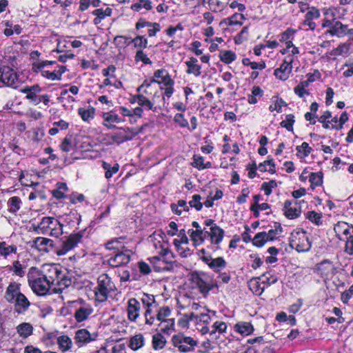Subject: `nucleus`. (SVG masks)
<instances>
[{"label": "nucleus", "instance_id": "58", "mask_svg": "<svg viewBox=\"0 0 353 353\" xmlns=\"http://www.w3.org/2000/svg\"><path fill=\"white\" fill-rule=\"evenodd\" d=\"M294 117L293 114H287L285 119L281 122V126L285 128L288 131L293 130V125L294 123Z\"/></svg>", "mask_w": 353, "mask_h": 353}, {"label": "nucleus", "instance_id": "12", "mask_svg": "<svg viewBox=\"0 0 353 353\" xmlns=\"http://www.w3.org/2000/svg\"><path fill=\"white\" fill-rule=\"evenodd\" d=\"M41 274L52 287L59 278L61 277L62 271L61 268L56 265H44L42 270H40Z\"/></svg>", "mask_w": 353, "mask_h": 353}, {"label": "nucleus", "instance_id": "45", "mask_svg": "<svg viewBox=\"0 0 353 353\" xmlns=\"http://www.w3.org/2000/svg\"><path fill=\"white\" fill-rule=\"evenodd\" d=\"M17 247L15 245H8L6 241L0 242V254L6 258L10 254H15Z\"/></svg>", "mask_w": 353, "mask_h": 353}, {"label": "nucleus", "instance_id": "14", "mask_svg": "<svg viewBox=\"0 0 353 353\" xmlns=\"http://www.w3.org/2000/svg\"><path fill=\"white\" fill-rule=\"evenodd\" d=\"M201 260L215 272H220L227 265L226 261L222 256L213 259L211 254H208L201 256Z\"/></svg>", "mask_w": 353, "mask_h": 353}, {"label": "nucleus", "instance_id": "23", "mask_svg": "<svg viewBox=\"0 0 353 353\" xmlns=\"http://www.w3.org/2000/svg\"><path fill=\"white\" fill-rule=\"evenodd\" d=\"M94 339L95 337L92 336L86 329L78 330L75 333L74 340L76 344L79 347H81L88 343H90Z\"/></svg>", "mask_w": 353, "mask_h": 353}, {"label": "nucleus", "instance_id": "22", "mask_svg": "<svg viewBox=\"0 0 353 353\" xmlns=\"http://www.w3.org/2000/svg\"><path fill=\"white\" fill-rule=\"evenodd\" d=\"M103 125L108 129L115 128L114 123H119L123 121L118 114L110 111L102 114Z\"/></svg>", "mask_w": 353, "mask_h": 353}, {"label": "nucleus", "instance_id": "36", "mask_svg": "<svg viewBox=\"0 0 353 353\" xmlns=\"http://www.w3.org/2000/svg\"><path fill=\"white\" fill-rule=\"evenodd\" d=\"M334 265L329 260H324L317 265V270L322 276H328L333 274Z\"/></svg>", "mask_w": 353, "mask_h": 353}, {"label": "nucleus", "instance_id": "2", "mask_svg": "<svg viewBox=\"0 0 353 353\" xmlns=\"http://www.w3.org/2000/svg\"><path fill=\"white\" fill-rule=\"evenodd\" d=\"M29 285L37 295H46L52 288L39 270L31 268L28 273Z\"/></svg>", "mask_w": 353, "mask_h": 353}, {"label": "nucleus", "instance_id": "57", "mask_svg": "<svg viewBox=\"0 0 353 353\" xmlns=\"http://www.w3.org/2000/svg\"><path fill=\"white\" fill-rule=\"evenodd\" d=\"M171 314V310L168 306L161 307L159 308L157 314V319L159 321H167V317L170 316Z\"/></svg>", "mask_w": 353, "mask_h": 353}, {"label": "nucleus", "instance_id": "51", "mask_svg": "<svg viewBox=\"0 0 353 353\" xmlns=\"http://www.w3.org/2000/svg\"><path fill=\"white\" fill-rule=\"evenodd\" d=\"M166 343L165 338L161 334H156L152 336V347L154 350L163 349Z\"/></svg>", "mask_w": 353, "mask_h": 353}, {"label": "nucleus", "instance_id": "46", "mask_svg": "<svg viewBox=\"0 0 353 353\" xmlns=\"http://www.w3.org/2000/svg\"><path fill=\"white\" fill-rule=\"evenodd\" d=\"M258 169L261 172H269L271 174H274L276 170L275 163L273 159L268 157V159L267 161H265L259 165Z\"/></svg>", "mask_w": 353, "mask_h": 353}, {"label": "nucleus", "instance_id": "42", "mask_svg": "<svg viewBox=\"0 0 353 353\" xmlns=\"http://www.w3.org/2000/svg\"><path fill=\"white\" fill-rule=\"evenodd\" d=\"M171 210L173 213L177 215H181L182 212H188L189 206L185 200H179L177 203H172L170 205Z\"/></svg>", "mask_w": 353, "mask_h": 353}, {"label": "nucleus", "instance_id": "52", "mask_svg": "<svg viewBox=\"0 0 353 353\" xmlns=\"http://www.w3.org/2000/svg\"><path fill=\"white\" fill-rule=\"evenodd\" d=\"M50 234L52 236L58 238L63 234V224L58 220L55 219L50 228Z\"/></svg>", "mask_w": 353, "mask_h": 353}, {"label": "nucleus", "instance_id": "10", "mask_svg": "<svg viewBox=\"0 0 353 353\" xmlns=\"http://www.w3.org/2000/svg\"><path fill=\"white\" fill-rule=\"evenodd\" d=\"M191 280L199 288V292L206 295L213 288V285L209 281V279L205 273L194 272L191 275Z\"/></svg>", "mask_w": 353, "mask_h": 353}, {"label": "nucleus", "instance_id": "28", "mask_svg": "<svg viewBox=\"0 0 353 353\" xmlns=\"http://www.w3.org/2000/svg\"><path fill=\"white\" fill-rule=\"evenodd\" d=\"M53 241L51 239L45 237H37L32 241V247L37 248L40 252H50V248H52Z\"/></svg>", "mask_w": 353, "mask_h": 353}, {"label": "nucleus", "instance_id": "43", "mask_svg": "<svg viewBox=\"0 0 353 353\" xmlns=\"http://www.w3.org/2000/svg\"><path fill=\"white\" fill-rule=\"evenodd\" d=\"M101 167L105 170V177L107 179H110L113 174H116L119 170V165L115 163L113 165L108 163V162L103 161Z\"/></svg>", "mask_w": 353, "mask_h": 353}, {"label": "nucleus", "instance_id": "3", "mask_svg": "<svg viewBox=\"0 0 353 353\" xmlns=\"http://www.w3.org/2000/svg\"><path fill=\"white\" fill-rule=\"evenodd\" d=\"M115 289L114 283L107 274H101L97 279V285L94 290L95 299L98 302L107 300L109 294Z\"/></svg>", "mask_w": 353, "mask_h": 353}, {"label": "nucleus", "instance_id": "49", "mask_svg": "<svg viewBox=\"0 0 353 353\" xmlns=\"http://www.w3.org/2000/svg\"><path fill=\"white\" fill-rule=\"evenodd\" d=\"M8 211L10 213L15 214L21 205V200L18 196H12L8 201Z\"/></svg>", "mask_w": 353, "mask_h": 353}, {"label": "nucleus", "instance_id": "7", "mask_svg": "<svg viewBox=\"0 0 353 353\" xmlns=\"http://www.w3.org/2000/svg\"><path fill=\"white\" fill-rule=\"evenodd\" d=\"M173 346L181 352H189L194 350L197 341L190 336L179 334L172 336Z\"/></svg>", "mask_w": 353, "mask_h": 353}, {"label": "nucleus", "instance_id": "37", "mask_svg": "<svg viewBox=\"0 0 353 353\" xmlns=\"http://www.w3.org/2000/svg\"><path fill=\"white\" fill-rule=\"evenodd\" d=\"M284 214L289 219H295L298 217L301 213V210L296 208V205H292V202L287 200L284 203Z\"/></svg>", "mask_w": 353, "mask_h": 353}, {"label": "nucleus", "instance_id": "38", "mask_svg": "<svg viewBox=\"0 0 353 353\" xmlns=\"http://www.w3.org/2000/svg\"><path fill=\"white\" fill-rule=\"evenodd\" d=\"M19 336L22 339H27L33 333V326L29 323H21L16 327Z\"/></svg>", "mask_w": 353, "mask_h": 353}, {"label": "nucleus", "instance_id": "56", "mask_svg": "<svg viewBox=\"0 0 353 353\" xmlns=\"http://www.w3.org/2000/svg\"><path fill=\"white\" fill-rule=\"evenodd\" d=\"M161 330L166 334H170L174 329V319H168L167 321L161 322Z\"/></svg>", "mask_w": 353, "mask_h": 353}, {"label": "nucleus", "instance_id": "48", "mask_svg": "<svg viewBox=\"0 0 353 353\" xmlns=\"http://www.w3.org/2000/svg\"><path fill=\"white\" fill-rule=\"evenodd\" d=\"M68 190L66 183L59 182L57 183V189L52 191V195L57 199H63L65 197V192Z\"/></svg>", "mask_w": 353, "mask_h": 353}, {"label": "nucleus", "instance_id": "17", "mask_svg": "<svg viewBox=\"0 0 353 353\" xmlns=\"http://www.w3.org/2000/svg\"><path fill=\"white\" fill-rule=\"evenodd\" d=\"M139 299L145 310L144 316L153 315L152 309L157 306L156 299L154 295L148 293H140Z\"/></svg>", "mask_w": 353, "mask_h": 353}, {"label": "nucleus", "instance_id": "34", "mask_svg": "<svg viewBox=\"0 0 353 353\" xmlns=\"http://www.w3.org/2000/svg\"><path fill=\"white\" fill-rule=\"evenodd\" d=\"M234 331L241 335L248 336L253 333L254 328L251 323L246 321H239L234 327Z\"/></svg>", "mask_w": 353, "mask_h": 353}, {"label": "nucleus", "instance_id": "19", "mask_svg": "<svg viewBox=\"0 0 353 353\" xmlns=\"http://www.w3.org/2000/svg\"><path fill=\"white\" fill-rule=\"evenodd\" d=\"M134 135L129 128H121L117 132L112 133L110 138L113 142L121 144L126 141L131 140Z\"/></svg>", "mask_w": 353, "mask_h": 353}, {"label": "nucleus", "instance_id": "32", "mask_svg": "<svg viewBox=\"0 0 353 353\" xmlns=\"http://www.w3.org/2000/svg\"><path fill=\"white\" fill-rule=\"evenodd\" d=\"M185 65L188 67L187 74H193L196 77L201 74V65L198 64V60L195 57H190L188 61H185Z\"/></svg>", "mask_w": 353, "mask_h": 353}, {"label": "nucleus", "instance_id": "4", "mask_svg": "<svg viewBox=\"0 0 353 353\" xmlns=\"http://www.w3.org/2000/svg\"><path fill=\"white\" fill-rule=\"evenodd\" d=\"M290 246L299 252L309 251L311 242L306 232L302 230H294L290 237Z\"/></svg>", "mask_w": 353, "mask_h": 353}, {"label": "nucleus", "instance_id": "11", "mask_svg": "<svg viewBox=\"0 0 353 353\" xmlns=\"http://www.w3.org/2000/svg\"><path fill=\"white\" fill-rule=\"evenodd\" d=\"M294 60V58L292 56H287L280 67L274 70V76L281 81L287 80L292 72Z\"/></svg>", "mask_w": 353, "mask_h": 353}, {"label": "nucleus", "instance_id": "33", "mask_svg": "<svg viewBox=\"0 0 353 353\" xmlns=\"http://www.w3.org/2000/svg\"><path fill=\"white\" fill-rule=\"evenodd\" d=\"M71 284V279L65 276L62 273L61 277L57 279V281L55 282L54 285H53L52 288H53V292L54 293H61L65 288L70 286Z\"/></svg>", "mask_w": 353, "mask_h": 353}, {"label": "nucleus", "instance_id": "27", "mask_svg": "<svg viewBox=\"0 0 353 353\" xmlns=\"http://www.w3.org/2000/svg\"><path fill=\"white\" fill-rule=\"evenodd\" d=\"M92 312V307L89 304L83 303L77 309L74 318L77 322H82L87 319Z\"/></svg>", "mask_w": 353, "mask_h": 353}, {"label": "nucleus", "instance_id": "64", "mask_svg": "<svg viewBox=\"0 0 353 353\" xmlns=\"http://www.w3.org/2000/svg\"><path fill=\"white\" fill-rule=\"evenodd\" d=\"M343 241L345 242V248H344V252L347 253L349 255L353 254V234L351 235H349L345 240H343Z\"/></svg>", "mask_w": 353, "mask_h": 353}, {"label": "nucleus", "instance_id": "24", "mask_svg": "<svg viewBox=\"0 0 353 353\" xmlns=\"http://www.w3.org/2000/svg\"><path fill=\"white\" fill-rule=\"evenodd\" d=\"M337 8L334 7L324 8L322 12L324 18L322 19L321 27L325 28L332 25V22L336 20Z\"/></svg>", "mask_w": 353, "mask_h": 353}, {"label": "nucleus", "instance_id": "25", "mask_svg": "<svg viewBox=\"0 0 353 353\" xmlns=\"http://www.w3.org/2000/svg\"><path fill=\"white\" fill-rule=\"evenodd\" d=\"M125 237L124 236L112 239L105 244V247L107 250H117V252L123 250L125 248H130L127 245V243L125 242Z\"/></svg>", "mask_w": 353, "mask_h": 353}, {"label": "nucleus", "instance_id": "50", "mask_svg": "<svg viewBox=\"0 0 353 353\" xmlns=\"http://www.w3.org/2000/svg\"><path fill=\"white\" fill-rule=\"evenodd\" d=\"M283 232V228L280 223H275L273 229L270 230L268 232H266V235L268 237V241H274Z\"/></svg>", "mask_w": 353, "mask_h": 353}, {"label": "nucleus", "instance_id": "31", "mask_svg": "<svg viewBox=\"0 0 353 353\" xmlns=\"http://www.w3.org/2000/svg\"><path fill=\"white\" fill-rule=\"evenodd\" d=\"M145 337L141 333L131 336L128 343V346L134 351H137L145 345Z\"/></svg>", "mask_w": 353, "mask_h": 353}, {"label": "nucleus", "instance_id": "61", "mask_svg": "<svg viewBox=\"0 0 353 353\" xmlns=\"http://www.w3.org/2000/svg\"><path fill=\"white\" fill-rule=\"evenodd\" d=\"M245 19L244 15L241 13H235L229 19V25H242Z\"/></svg>", "mask_w": 353, "mask_h": 353}, {"label": "nucleus", "instance_id": "13", "mask_svg": "<svg viewBox=\"0 0 353 353\" xmlns=\"http://www.w3.org/2000/svg\"><path fill=\"white\" fill-rule=\"evenodd\" d=\"M141 301L139 299V294L137 298H130L128 301L127 314L128 319L132 322H135L140 316L141 312Z\"/></svg>", "mask_w": 353, "mask_h": 353}, {"label": "nucleus", "instance_id": "60", "mask_svg": "<svg viewBox=\"0 0 353 353\" xmlns=\"http://www.w3.org/2000/svg\"><path fill=\"white\" fill-rule=\"evenodd\" d=\"M259 279L262 281L263 283L265 285V288L275 283L278 281V278L276 276L271 275L270 273L263 274Z\"/></svg>", "mask_w": 353, "mask_h": 353}, {"label": "nucleus", "instance_id": "29", "mask_svg": "<svg viewBox=\"0 0 353 353\" xmlns=\"http://www.w3.org/2000/svg\"><path fill=\"white\" fill-rule=\"evenodd\" d=\"M14 304V311L18 314L24 313L29 307L30 303L27 297L23 294H19L13 303Z\"/></svg>", "mask_w": 353, "mask_h": 353}, {"label": "nucleus", "instance_id": "41", "mask_svg": "<svg viewBox=\"0 0 353 353\" xmlns=\"http://www.w3.org/2000/svg\"><path fill=\"white\" fill-rule=\"evenodd\" d=\"M78 113L83 121L88 122L90 120L94 119L95 115V109L93 107L88 106L85 108H79Z\"/></svg>", "mask_w": 353, "mask_h": 353}, {"label": "nucleus", "instance_id": "35", "mask_svg": "<svg viewBox=\"0 0 353 353\" xmlns=\"http://www.w3.org/2000/svg\"><path fill=\"white\" fill-rule=\"evenodd\" d=\"M205 231L206 230H194L193 229H190L188 231V234L194 245H199L204 242L205 238L207 236Z\"/></svg>", "mask_w": 353, "mask_h": 353}, {"label": "nucleus", "instance_id": "8", "mask_svg": "<svg viewBox=\"0 0 353 353\" xmlns=\"http://www.w3.org/2000/svg\"><path fill=\"white\" fill-rule=\"evenodd\" d=\"M133 253L132 248H125L110 257L108 260V264L115 268L127 265L130 261Z\"/></svg>", "mask_w": 353, "mask_h": 353}, {"label": "nucleus", "instance_id": "55", "mask_svg": "<svg viewBox=\"0 0 353 353\" xmlns=\"http://www.w3.org/2000/svg\"><path fill=\"white\" fill-rule=\"evenodd\" d=\"M219 57L223 62L230 64L236 59V55L231 50H224L221 52Z\"/></svg>", "mask_w": 353, "mask_h": 353}, {"label": "nucleus", "instance_id": "54", "mask_svg": "<svg viewBox=\"0 0 353 353\" xmlns=\"http://www.w3.org/2000/svg\"><path fill=\"white\" fill-rule=\"evenodd\" d=\"M201 196L195 194L192 196V199L188 202L189 208H194L196 211H201L203 208V203L201 202Z\"/></svg>", "mask_w": 353, "mask_h": 353}, {"label": "nucleus", "instance_id": "44", "mask_svg": "<svg viewBox=\"0 0 353 353\" xmlns=\"http://www.w3.org/2000/svg\"><path fill=\"white\" fill-rule=\"evenodd\" d=\"M323 173L321 172H312L310 174L309 181L310 188L314 190L316 187L320 186L323 183Z\"/></svg>", "mask_w": 353, "mask_h": 353}, {"label": "nucleus", "instance_id": "5", "mask_svg": "<svg viewBox=\"0 0 353 353\" xmlns=\"http://www.w3.org/2000/svg\"><path fill=\"white\" fill-rule=\"evenodd\" d=\"M83 235L84 231L81 230L78 232L72 233L69 236L65 237L61 245L56 249L55 253L58 256L65 255L70 251L74 249L78 244L81 242Z\"/></svg>", "mask_w": 353, "mask_h": 353}, {"label": "nucleus", "instance_id": "21", "mask_svg": "<svg viewBox=\"0 0 353 353\" xmlns=\"http://www.w3.org/2000/svg\"><path fill=\"white\" fill-rule=\"evenodd\" d=\"M21 294V284L14 281L11 282L7 287L4 294V298L8 302L12 303H14V299H16L17 297H18L19 294Z\"/></svg>", "mask_w": 353, "mask_h": 353}, {"label": "nucleus", "instance_id": "26", "mask_svg": "<svg viewBox=\"0 0 353 353\" xmlns=\"http://www.w3.org/2000/svg\"><path fill=\"white\" fill-rule=\"evenodd\" d=\"M208 236L210 237L211 243L212 244H219L223 238L224 230L216 225L210 228V231H205Z\"/></svg>", "mask_w": 353, "mask_h": 353}, {"label": "nucleus", "instance_id": "30", "mask_svg": "<svg viewBox=\"0 0 353 353\" xmlns=\"http://www.w3.org/2000/svg\"><path fill=\"white\" fill-rule=\"evenodd\" d=\"M154 79H157L158 83L163 85H174V81L170 76L168 72L165 69L157 70L154 73Z\"/></svg>", "mask_w": 353, "mask_h": 353}, {"label": "nucleus", "instance_id": "62", "mask_svg": "<svg viewBox=\"0 0 353 353\" xmlns=\"http://www.w3.org/2000/svg\"><path fill=\"white\" fill-rule=\"evenodd\" d=\"M139 105L141 108H145L146 110H152L154 104L148 98H146L143 94H139Z\"/></svg>", "mask_w": 353, "mask_h": 353}, {"label": "nucleus", "instance_id": "40", "mask_svg": "<svg viewBox=\"0 0 353 353\" xmlns=\"http://www.w3.org/2000/svg\"><path fill=\"white\" fill-rule=\"evenodd\" d=\"M260 281L261 279H259L258 278L255 279H252L249 283V287L250 290L256 295H261L265 288V285L263 283L262 281L261 282Z\"/></svg>", "mask_w": 353, "mask_h": 353}, {"label": "nucleus", "instance_id": "53", "mask_svg": "<svg viewBox=\"0 0 353 353\" xmlns=\"http://www.w3.org/2000/svg\"><path fill=\"white\" fill-rule=\"evenodd\" d=\"M268 237L265 232L257 233L252 239V243L258 248L263 247L268 242Z\"/></svg>", "mask_w": 353, "mask_h": 353}, {"label": "nucleus", "instance_id": "1", "mask_svg": "<svg viewBox=\"0 0 353 353\" xmlns=\"http://www.w3.org/2000/svg\"><path fill=\"white\" fill-rule=\"evenodd\" d=\"M53 64H56V62L49 61L36 62L32 64V69L34 72L40 73L43 77L48 80H61L62 74L66 71V67L57 65L54 69L50 68Z\"/></svg>", "mask_w": 353, "mask_h": 353}, {"label": "nucleus", "instance_id": "39", "mask_svg": "<svg viewBox=\"0 0 353 353\" xmlns=\"http://www.w3.org/2000/svg\"><path fill=\"white\" fill-rule=\"evenodd\" d=\"M193 161L191 165L198 170H205L212 168V163L210 161L204 162V157L200 155L194 154L193 156Z\"/></svg>", "mask_w": 353, "mask_h": 353}, {"label": "nucleus", "instance_id": "16", "mask_svg": "<svg viewBox=\"0 0 353 353\" xmlns=\"http://www.w3.org/2000/svg\"><path fill=\"white\" fill-rule=\"evenodd\" d=\"M0 81L7 86L13 88H17L20 83L17 73L8 66L5 67L2 77H0Z\"/></svg>", "mask_w": 353, "mask_h": 353}, {"label": "nucleus", "instance_id": "6", "mask_svg": "<svg viewBox=\"0 0 353 353\" xmlns=\"http://www.w3.org/2000/svg\"><path fill=\"white\" fill-rule=\"evenodd\" d=\"M156 252L161 256H165L169 251V244L166 235L162 230H156L148 239Z\"/></svg>", "mask_w": 353, "mask_h": 353}, {"label": "nucleus", "instance_id": "59", "mask_svg": "<svg viewBox=\"0 0 353 353\" xmlns=\"http://www.w3.org/2000/svg\"><path fill=\"white\" fill-rule=\"evenodd\" d=\"M306 218L308 219L311 222L319 225L322 222V215L321 213H318L315 211H309L306 214Z\"/></svg>", "mask_w": 353, "mask_h": 353}, {"label": "nucleus", "instance_id": "20", "mask_svg": "<svg viewBox=\"0 0 353 353\" xmlns=\"http://www.w3.org/2000/svg\"><path fill=\"white\" fill-rule=\"evenodd\" d=\"M55 219L50 216H44L38 224L32 223L33 230L37 234H45L49 232L50 228Z\"/></svg>", "mask_w": 353, "mask_h": 353}, {"label": "nucleus", "instance_id": "47", "mask_svg": "<svg viewBox=\"0 0 353 353\" xmlns=\"http://www.w3.org/2000/svg\"><path fill=\"white\" fill-rule=\"evenodd\" d=\"M57 343L60 350L63 352L68 351L71 349L72 342L70 338L66 335H62L57 339Z\"/></svg>", "mask_w": 353, "mask_h": 353}, {"label": "nucleus", "instance_id": "18", "mask_svg": "<svg viewBox=\"0 0 353 353\" xmlns=\"http://www.w3.org/2000/svg\"><path fill=\"white\" fill-rule=\"evenodd\" d=\"M334 230L337 238L340 241L345 240L349 235L353 234V225L348 224L344 221H339L335 224Z\"/></svg>", "mask_w": 353, "mask_h": 353}, {"label": "nucleus", "instance_id": "15", "mask_svg": "<svg viewBox=\"0 0 353 353\" xmlns=\"http://www.w3.org/2000/svg\"><path fill=\"white\" fill-rule=\"evenodd\" d=\"M42 90L39 84H34L31 86H25L21 90V92L26 94V99L37 105L39 104V97Z\"/></svg>", "mask_w": 353, "mask_h": 353}, {"label": "nucleus", "instance_id": "9", "mask_svg": "<svg viewBox=\"0 0 353 353\" xmlns=\"http://www.w3.org/2000/svg\"><path fill=\"white\" fill-rule=\"evenodd\" d=\"M326 28L327 29L325 31V34L332 37L342 38L347 34H353V28H349L348 25L343 24L339 20L332 22V25Z\"/></svg>", "mask_w": 353, "mask_h": 353}, {"label": "nucleus", "instance_id": "63", "mask_svg": "<svg viewBox=\"0 0 353 353\" xmlns=\"http://www.w3.org/2000/svg\"><path fill=\"white\" fill-rule=\"evenodd\" d=\"M277 187V183L275 180H271L268 182H264L262 184L261 189L264 191L265 195H270L272 189Z\"/></svg>", "mask_w": 353, "mask_h": 353}]
</instances>
